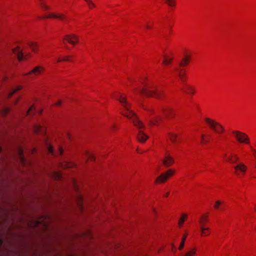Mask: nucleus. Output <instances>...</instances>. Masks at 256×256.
I'll list each match as a JSON object with an SVG mask.
<instances>
[{"label": "nucleus", "mask_w": 256, "mask_h": 256, "mask_svg": "<svg viewBox=\"0 0 256 256\" xmlns=\"http://www.w3.org/2000/svg\"><path fill=\"white\" fill-rule=\"evenodd\" d=\"M114 98L120 101L124 108V110L122 112V114L128 118L132 119L134 126L139 130L142 128L143 124L138 119L135 114L130 110V104L126 100V98L120 94L116 96ZM137 138L140 142H144L148 138V136L142 130H140L137 135Z\"/></svg>", "instance_id": "1"}, {"label": "nucleus", "mask_w": 256, "mask_h": 256, "mask_svg": "<svg viewBox=\"0 0 256 256\" xmlns=\"http://www.w3.org/2000/svg\"><path fill=\"white\" fill-rule=\"evenodd\" d=\"M136 88L138 89V92L142 96H153L157 98H161L162 96V92L160 89L150 84H144V88Z\"/></svg>", "instance_id": "2"}, {"label": "nucleus", "mask_w": 256, "mask_h": 256, "mask_svg": "<svg viewBox=\"0 0 256 256\" xmlns=\"http://www.w3.org/2000/svg\"><path fill=\"white\" fill-rule=\"evenodd\" d=\"M205 121L209 127L216 133L220 134L224 132V130L222 126L218 122L208 118H205Z\"/></svg>", "instance_id": "3"}, {"label": "nucleus", "mask_w": 256, "mask_h": 256, "mask_svg": "<svg viewBox=\"0 0 256 256\" xmlns=\"http://www.w3.org/2000/svg\"><path fill=\"white\" fill-rule=\"evenodd\" d=\"M232 132L239 142L244 144L250 143L249 138L246 134L238 130H233Z\"/></svg>", "instance_id": "4"}, {"label": "nucleus", "mask_w": 256, "mask_h": 256, "mask_svg": "<svg viewBox=\"0 0 256 256\" xmlns=\"http://www.w3.org/2000/svg\"><path fill=\"white\" fill-rule=\"evenodd\" d=\"M235 174L239 177L244 176L247 170V166L243 163H240L234 166Z\"/></svg>", "instance_id": "5"}, {"label": "nucleus", "mask_w": 256, "mask_h": 256, "mask_svg": "<svg viewBox=\"0 0 256 256\" xmlns=\"http://www.w3.org/2000/svg\"><path fill=\"white\" fill-rule=\"evenodd\" d=\"M174 173V171L170 169L166 172L158 176L156 180V182L159 183L164 182L167 180L168 176H172Z\"/></svg>", "instance_id": "6"}, {"label": "nucleus", "mask_w": 256, "mask_h": 256, "mask_svg": "<svg viewBox=\"0 0 256 256\" xmlns=\"http://www.w3.org/2000/svg\"><path fill=\"white\" fill-rule=\"evenodd\" d=\"M163 164L166 167H168L174 162V158L169 154H166L162 160Z\"/></svg>", "instance_id": "7"}, {"label": "nucleus", "mask_w": 256, "mask_h": 256, "mask_svg": "<svg viewBox=\"0 0 256 256\" xmlns=\"http://www.w3.org/2000/svg\"><path fill=\"white\" fill-rule=\"evenodd\" d=\"M64 40H67L68 42L75 44L78 42V38L74 34L66 35L64 39Z\"/></svg>", "instance_id": "8"}, {"label": "nucleus", "mask_w": 256, "mask_h": 256, "mask_svg": "<svg viewBox=\"0 0 256 256\" xmlns=\"http://www.w3.org/2000/svg\"><path fill=\"white\" fill-rule=\"evenodd\" d=\"M55 18L59 19L61 20L64 21L66 20L65 16L62 14H50L47 16H44L42 17V18ZM41 18L40 17L39 18Z\"/></svg>", "instance_id": "9"}, {"label": "nucleus", "mask_w": 256, "mask_h": 256, "mask_svg": "<svg viewBox=\"0 0 256 256\" xmlns=\"http://www.w3.org/2000/svg\"><path fill=\"white\" fill-rule=\"evenodd\" d=\"M44 70V68L40 66H38L34 68L30 72H29L26 74V75H30V74H34L35 76H38Z\"/></svg>", "instance_id": "10"}, {"label": "nucleus", "mask_w": 256, "mask_h": 256, "mask_svg": "<svg viewBox=\"0 0 256 256\" xmlns=\"http://www.w3.org/2000/svg\"><path fill=\"white\" fill-rule=\"evenodd\" d=\"M12 50L20 61L25 59L24 54L20 48H17L15 49H14Z\"/></svg>", "instance_id": "11"}, {"label": "nucleus", "mask_w": 256, "mask_h": 256, "mask_svg": "<svg viewBox=\"0 0 256 256\" xmlns=\"http://www.w3.org/2000/svg\"><path fill=\"white\" fill-rule=\"evenodd\" d=\"M174 70L176 71L177 74L178 76L181 81L182 82H184V80H186L184 70L182 68H174Z\"/></svg>", "instance_id": "12"}, {"label": "nucleus", "mask_w": 256, "mask_h": 256, "mask_svg": "<svg viewBox=\"0 0 256 256\" xmlns=\"http://www.w3.org/2000/svg\"><path fill=\"white\" fill-rule=\"evenodd\" d=\"M162 118L161 116H156L149 120V124L151 126L157 124Z\"/></svg>", "instance_id": "13"}, {"label": "nucleus", "mask_w": 256, "mask_h": 256, "mask_svg": "<svg viewBox=\"0 0 256 256\" xmlns=\"http://www.w3.org/2000/svg\"><path fill=\"white\" fill-rule=\"evenodd\" d=\"M162 112L168 118H170L173 116L172 110L170 108H166L162 109Z\"/></svg>", "instance_id": "14"}, {"label": "nucleus", "mask_w": 256, "mask_h": 256, "mask_svg": "<svg viewBox=\"0 0 256 256\" xmlns=\"http://www.w3.org/2000/svg\"><path fill=\"white\" fill-rule=\"evenodd\" d=\"M168 136L170 141L173 143H176L178 142V136L172 132H169L168 134Z\"/></svg>", "instance_id": "15"}, {"label": "nucleus", "mask_w": 256, "mask_h": 256, "mask_svg": "<svg viewBox=\"0 0 256 256\" xmlns=\"http://www.w3.org/2000/svg\"><path fill=\"white\" fill-rule=\"evenodd\" d=\"M200 230L202 232V235L206 236L210 234V230L208 228H205L203 226L200 228Z\"/></svg>", "instance_id": "16"}, {"label": "nucleus", "mask_w": 256, "mask_h": 256, "mask_svg": "<svg viewBox=\"0 0 256 256\" xmlns=\"http://www.w3.org/2000/svg\"><path fill=\"white\" fill-rule=\"evenodd\" d=\"M34 130L36 133H40L42 132L44 134V130L43 128L41 126L36 124L34 126Z\"/></svg>", "instance_id": "17"}, {"label": "nucleus", "mask_w": 256, "mask_h": 256, "mask_svg": "<svg viewBox=\"0 0 256 256\" xmlns=\"http://www.w3.org/2000/svg\"><path fill=\"white\" fill-rule=\"evenodd\" d=\"M184 92L186 93H190L192 94H194V90L193 88L190 87L189 86H186L182 88Z\"/></svg>", "instance_id": "18"}, {"label": "nucleus", "mask_w": 256, "mask_h": 256, "mask_svg": "<svg viewBox=\"0 0 256 256\" xmlns=\"http://www.w3.org/2000/svg\"><path fill=\"white\" fill-rule=\"evenodd\" d=\"M208 221V217L205 216H201L199 220V223L200 224V227L203 226H204V224Z\"/></svg>", "instance_id": "19"}, {"label": "nucleus", "mask_w": 256, "mask_h": 256, "mask_svg": "<svg viewBox=\"0 0 256 256\" xmlns=\"http://www.w3.org/2000/svg\"><path fill=\"white\" fill-rule=\"evenodd\" d=\"M85 156L86 160H94L95 159V157L93 154L87 151L85 152Z\"/></svg>", "instance_id": "20"}, {"label": "nucleus", "mask_w": 256, "mask_h": 256, "mask_svg": "<svg viewBox=\"0 0 256 256\" xmlns=\"http://www.w3.org/2000/svg\"><path fill=\"white\" fill-rule=\"evenodd\" d=\"M189 62V60L188 57H186L183 58L182 62L179 64L180 66H186Z\"/></svg>", "instance_id": "21"}, {"label": "nucleus", "mask_w": 256, "mask_h": 256, "mask_svg": "<svg viewBox=\"0 0 256 256\" xmlns=\"http://www.w3.org/2000/svg\"><path fill=\"white\" fill-rule=\"evenodd\" d=\"M172 60V58H170L168 56H165L164 57V60L162 62V64H170Z\"/></svg>", "instance_id": "22"}, {"label": "nucleus", "mask_w": 256, "mask_h": 256, "mask_svg": "<svg viewBox=\"0 0 256 256\" xmlns=\"http://www.w3.org/2000/svg\"><path fill=\"white\" fill-rule=\"evenodd\" d=\"M232 154H230V156H228L227 154H225L224 156L226 159V160L232 164V160H233L232 159L233 158Z\"/></svg>", "instance_id": "23"}, {"label": "nucleus", "mask_w": 256, "mask_h": 256, "mask_svg": "<svg viewBox=\"0 0 256 256\" xmlns=\"http://www.w3.org/2000/svg\"><path fill=\"white\" fill-rule=\"evenodd\" d=\"M29 46L30 47L31 49L34 51L36 52L38 49L37 44L34 42H30L29 43Z\"/></svg>", "instance_id": "24"}, {"label": "nucleus", "mask_w": 256, "mask_h": 256, "mask_svg": "<svg viewBox=\"0 0 256 256\" xmlns=\"http://www.w3.org/2000/svg\"><path fill=\"white\" fill-rule=\"evenodd\" d=\"M186 236L187 235L186 234H185L183 238H182V242H181V243H180V244L178 248V249L180 250H182L184 246V242H185V240H186Z\"/></svg>", "instance_id": "25"}, {"label": "nucleus", "mask_w": 256, "mask_h": 256, "mask_svg": "<svg viewBox=\"0 0 256 256\" xmlns=\"http://www.w3.org/2000/svg\"><path fill=\"white\" fill-rule=\"evenodd\" d=\"M18 154L20 156V160L22 162L24 163V158L22 154V151L21 149H20L18 150Z\"/></svg>", "instance_id": "26"}, {"label": "nucleus", "mask_w": 256, "mask_h": 256, "mask_svg": "<svg viewBox=\"0 0 256 256\" xmlns=\"http://www.w3.org/2000/svg\"><path fill=\"white\" fill-rule=\"evenodd\" d=\"M166 2L170 6H175L174 0H165Z\"/></svg>", "instance_id": "27"}, {"label": "nucleus", "mask_w": 256, "mask_h": 256, "mask_svg": "<svg viewBox=\"0 0 256 256\" xmlns=\"http://www.w3.org/2000/svg\"><path fill=\"white\" fill-rule=\"evenodd\" d=\"M22 88L20 86H18L12 90V92L8 94V97H10Z\"/></svg>", "instance_id": "28"}, {"label": "nucleus", "mask_w": 256, "mask_h": 256, "mask_svg": "<svg viewBox=\"0 0 256 256\" xmlns=\"http://www.w3.org/2000/svg\"><path fill=\"white\" fill-rule=\"evenodd\" d=\"M187 217V215L186 214H182L180 220H179L178 224L180 226H181L184 222L185 218Z\"/></svg>", "instance_id": "29"}, {"label": "nucleus", "mask_w": 256, "mask_h": 256, "mask_svg": "<svg viewBox=\"0 0 256 256\" xmlns=\"http://www.w3.org/2000/svg\"><path fill=\"white\" fill-rule=\"evenodd\" d=\"M40 4L42 8L44 10H46L48 8V6H47L46 5L44 4V2H43L42 0H40Z\"/></svg>", "instance_id": "30"}, {"label": "nucleus", "mask_w": 256, "mask_h": 256, "mask_svg": "<svg viewBox=\"0 0 256 256\" xmlns=\"http://www.w3.org/2000/svg\"><path fill=\"white\" fill-rule=\"evenodd\" d=\"M196 253L194 250H192L188 252L184 256H194Z\"/></svg>", "instance_id": "31"}, {"label": "nucleus", "mask_w": 256, "mask_h": 256, "mask_svg": "<svg viewBox=\"0 0 256 256\" xmlns=\"http://www.w3.org/2000/svg\"><path fill=\"white\" fill-rule=\"evenodd\" d=\"M201 138H202V143L207 144L209 140H208V139L205 138V135L202 134L201 135Z\"/></svg>", "instance_id": "32"}, {"label": "nucleus", "mask_w": 256, "mask_h": 256, "mask_svg": "<svg viewBox=\"0 0 256 256\" xmlns=\"http://www.w3.org/2000/svg\"><path fill=\"white\" fill-rule=\"evenodd\" d=\"M232 156H233V158H232L233 160H232V164H235L239 160V158L238 157V156L237 155L234 154H232Z\"/></svg>", "instance_id": "33"}, {"label": "nucleus", "mask_w": 256, "mask_h": 256, "mask_svg": "<svg viewBox=\"0 0 256 256\" xmlns=\"http://www.w3.org/2000/svg\"><path fill=\"white\" fill-rule=\"evenodd\" d=\"M48 150L49 153L52 155L54 154V149L50 145H48Z\"/></svg>", "instance_id": "34"}, {"label": "nucleus", "mask_w": 256, "mask_h": 256, "mask_svg": "<svg viewBox=\"0 0 256 256\" xmlns=\"http://www.w3.org/2000/svg\"><path fill=\"white\" fill-rule=\"evenodd\" d=\"M62 61H70V58L68 56H66L64 58H62V59H60V58H58V62H62Z\"/></svg>", "instance_id": "35"}, {"label": "nucleus", "mask_w": 256, "mask_h": 256, "mask_svg": "<svg viewBox=\"0 0 256 256\" xmlns=\"http://www.w3.org/2000/svg\"><path fill=\"white\" fill-rule=\"evenodd\" d=\"M84 0L88 2V4L89 5V7L90 8L95 6L94 4V3H92L91 1H90L89 0Z\"/></svg>", "instance_id": "36"}, {"label": "nucleus", "mask_w": 256, "mask_h": 256, "mask_svg": "<svg viewBox=\"0 0 256 256\" xmlns=\"http://www.w3.org/2000/svg\"><path fill=\"white\" fill-rule=\"evenodd\" d=\"M221 204H222V202L220 201H218V200L216 201L214 206V208L216 209H218L219 206H220Z\"/></svg>", "instance_id": "37"}, {"label": "nucleus", "mask_w": 256, "mask_h": 256, "mask_svg": "<svg viewBox=\"0 0 256 256\" xmlns=\"http://www.w3.org/2000/svg\"><path fill=\"white\" fill-rule=\"evenodd\" d=\"M33 110H35L33 106H31L30 109L28 110L27 112V114H30V113H31V112L33 111Z\"/></svg>", "instance_id": "38"}, {"label": "nucleus", "mask_w": 256, "mask_h": 256, "mask_svg": "<svg viewBox=\"0 0 256 256\" xmlns=\"http://www.w3.org/2000/svg\"><path fill=\"white\" fill-rule=\"evenodd\" d=\"M9 112V108H6L4 110V114H6Z\"/></svg>", "instance_id": "39"}, {"label": "nucleus", "mask_w": 256, "mask_h": 256, "mask_svg": "<svg viewBox=\"0 0 256 256\" xmlns=\"http://www.w3.org/2000/svg\"><path fill=\"white\" fill-rule=\"evenodd\" d=\"M58 151H59V152H60V154L62 155V152H63V150H62V148L60 147L59 149H58Z\"/></svg>", "instance_id": "40"}, {"label": "nucleus", "mask_w": 256, "mask_h": 256, "mask_svg": "<svg viewBox=\"0 0 256 256\" xmlns=\"http://www.w3.org/2000/svg\"><path fill=\"white\" fill-rule=\"evenodd\" d=\"M146 28H148V29H150V28H152V26H149V25L148 24H146Z\"/></svg>", "instance_id": "41"}, {"label": "nucleus", "mask_w": 256, "mask_h": 256, "mask_svg": "<svg viewBox=\"0 0 256 256\" xmlns=\"http://www.w3.org/2000/svg\"><path fill=\"white\" fill-rule=\"evenodd\" d=\"M61 104V102L60 100L58 101L56 104V106H60Z\"/></svg>", "instance_id": "42"}, {"label": "nucleus", "mask_w": 256, "mask_h": 256, "mask_svg": "<svg viewBox=\"0 0 256 256\" xmlns=\"http://www.w3.org/2000/svg\"><path fill=\"white\" fill-rule=\"evenodd\" d=\"M70 166V164H66V166H64V168H68Z\"/></svg>", "instance_id": "43"}, {"label": "nucleus", "mask_w": 256, "mask_h": 256, "mask_svg": "<svg viewBox=\"0 0 256 256\" xmlns=\"http://www.w3.org/2000/svg\"><path fill=\"white\" fill-rule=\"evenodd\" d=\"M170 193L168 192H166V194L164 195V196H168L169 195Z\"/></svg>", "instance_id": "44"}, {"label": "nucleus", "mask_w": 256, "mask_h": 256, "mask_svg": "<svg viewBox=\"0 0 256 256\" xmlns=\"http://www.w3.org/2000/svg\"><path fill=\"white\" fill-rule=\"evenodd\" d=\"M2 240H0V246L2 245Z\"/></svg>", "instance_id": "45"}, {"label": "nucleus", "mask_w": 256, "mask_h": 256, "mask_svg": "<svg viewBox=\"0 0 256 256\" xmlns=\"http://www.w3.org/2000/svg\"><path fill=\"white\" fill-rule=\"evenodd\" d=\"M253 150V152H254V155L256 156V150Z\"/></svg>", "instance_id": "46"}, {"label": "nucleus", "mask_w": 256, "mask_h": 256, "mask_svg": "<svg viewBox=\"0 0 256 256\" xmlns=\"http://www.w3.org/2000/svg\"><path fill=\"white\" fill-rule=\"evenodd\" d=\"M1 150H2V148H1V147L0 146V152H1Z\"/></svg>", "instance_id": "47"}, {"label": "nucleus", "mask_w": 256, "mask_h": 256, "mask_svg": "<svg viewBox=\"0 0 256 256\" xmlns=\"http://www.w3.org/2000/svg\"><path fill=\"white\" fill-rule=\"evenodd\" d=\"M255 210H256V208Z\"/></svg>", "instance_id": "48"}]
</instances>
